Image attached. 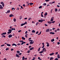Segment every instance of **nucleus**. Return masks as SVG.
I'll use <instances>...</instances> for the list:
<instances>
[{"instance_id":"obj_51","label":"nucleus","mask_w":60,"mask_h":60,"mask_svg":"<svg viewBox=\"0 0 60 60\" xmlns=\"http://www.w3.org/2000/svg\"><path fill=\"white\" fill-rule=\"evenodd\" d=\"M54 17H52L51 18V19H54Z\"/></svg>"},{"instance_id":"obj_18","label":"nucleus","mask_w":60,"mask_h":60,"mask_svg":"<svg viewBox=\"0 0 60 60\" xmlns=\"http://www.w3.org/2000/svg\"><path fill=\"white\" fill-rule=\"evenodd\" d=\"M51 42H53V41H55V40L54 39H53L51 40Z\"/></svg>"},{"instance_id":"obj_53","label":"nucleus","mask_w":60,"mask_h":60,"mask_svg":"<svg viewBox=\"0 0 60 60\" xmlns=\"http://www.w3.org/2000/svg\"><path fill=\"white\" fill-rule=\"evenodd\" d=\"M4 46V45H1V47H3V46Z\"/></svg>"},{"instance_id":"obj_28","label":"nucleus","mask_w":60,"mask_h":60,"mask_svg":"<svg viewBox=\"0 0 60 60\" xmlns=\"http://www.w3.org/2000/svg\"><path fill=\"white\" fill-rule=\"evenodd\" d=\"M55 11L56 12V11H57V10H57L56 8H55Z\"/></svg>"},{"instance_id":"obj_5","label":"nucleus","mask_w":60,"mask_h":60,"mask_svg":"<svg viewBox=\"0 0 60 60\" xmlns=\"http://www.w3.org/2000/svg\"><path fill=\"white\" fill-rule=\"evenodd\" d=\"M12 35L11 34H10L9 35H8V37L9 38H11V37H12Z\"/></svg>"},{"instance_id":"obj_16","label":"nucleus","mask_w":60,"mask_h":60,"mask_svg":"<svg viewBox=\"0 0 60 60\" xmlns=\"http://www.w3.org/2000/svg\"><path fill=\"white\" fill-rule=\"evenodd\" d=\"M54 52H53L52 53H51L50 54V56H52V55H54Z\"/></svg>"},{"instance_id":"obj_24","label":"nucleus","mask_w":60,"mask_h":60,"mask_svg":"<svg viewBox=\"0 0 60 60\" xmlns=\"http://www.w3.org/2000/svg\"><path fill=\"white\" fill-rule=\"evenodd\" d=\"M16 57H19V56L18 55V54H17L16 55Z\"/></svg>"},{"instance_id":"obj_20","label":"nucleus","mask_w":60,"mask_h":60,"mask_svg":"<svg viewBox=\"0 0 60 60\" xmlns=\"http://www.w3.org/2000/svg\"><path fill=\"white\" fill-rule=\"evenodd\" d=\"M22 40H25V39H26V38H25L24 37H22Z\"/></svg>"},{"instance_id":"obj_12","label":"nucleus","mask_w":60,"mask_h":60,"mask_svg":"<svg viewBox=\"0 0 60 60\" xmlns=\"http://www.w3.org/2000/svg\"><path fill=\"white\" fill-rule=\"evenodd\" d=\"M57 57L59 59L60 58V56L59 55V54H58L57 55Z\"/></svg>"},{"instance_id":"obj_37","label":"nucleus","mask_w":60,"mask_h":60,"mask_svg":"<svg viewBox=\"0 0 60 60\" xmlns=\"http://www.w3.org/2000/svg\"><path fill=\"white\" fill-rule=\"evenodd\" d=\"M53 20H54L53 19H51L50 20V21L52 22V21H53Z\"/></svg>"},{"instance_id":"obj_14","label":"nucleus","mask_w":60,"mask_h":60,"mask_svg":"<svg viewBox=\"0 0 60 60\" xmlns=\"http://www.w3.org/2000/svg\"><path fill=\"white\" fill-rule=\"evenodd\" d=\"M1 35L2 36V38H3V37H4V38H5L6 37L4 35Z\"/></svg>"},{"instance_id":"obj_42","label":"nucleus","mask_w":60,"mask_h":60,"mask_svg":"<svg viewBox=\"0 0 60 60\" xmlns=\"http://www.w3.org/2000/svg\"><path fill=\"white\" fill-rule=\"evenodd\" d=\"M11 32H10V31H9L8 32L7 34H11Z\"/></svg>"},{"instance_id":"obj_9","label":"nucleus","mask_w":60,"mask_h":60,"mask_svg":"<svg viewBox=\"0 0 60 60\" xmlns=\"http://www.w3.org/2000/svg\"><path fill=\"white\" fill-rule=\"evenodd\" d=\"M10 17H14V15H12V14H11L9 15Z\"/></svg>"},{"instance_id":"obj_48","label":"nucleus","mask_w":60,"mask_h":60,"mask_svg":"<svg viewBox=\"0 0 60 60\" xmlns=\"http://www.w3.org/2000/svg\"><path fill=\"white\" fill-rule=\"evenodd\" d=\"M57 43L58 45H59L60 44V42H57Z\"/></svg>"},{"instance_id":"obj_13","label":"nucleus","mask_w":60,"mask_h":60,"mask_svg":"<svg viewBox=\"0 0 60 60\" xmlns=\"http://www.w3.org/2000/svg\"><path fill=\"white\" fill-rule=\"evenodd\" d=\"M50 34H55V33L51 32L50 33Z\"/></svg>"},{"instance_id":"obj_22","label":"nucleus","mask_w":60,"mask_h":60,"mask_svg":"<svg viewBox=\"0 0 60 60\" xmlns=\"http://www.w3.org/2000/svg\"><path fill=\"white\" fill-rule=\"evenodd\" d=\"M52 59H54V58L53 57H51L50 58V60H52Z\"/></svg>"},{"instance_id":"obj_38","label":"nucleus","mask_w":60,"mask_h":60,"mask_svg":"<svg viewBox=\"0 0 60 60\" xmlns=\"http://www.w3.org/2000/svg\"><path fill=\"white\" fill-rule=\"evenodd\" d=\"M33 41V40H29V41Z\"/></svg>"},{"instance_id":"obj_62","label":"nucleus","mask_w":60,"mask_h":60,"mask_svg":"<svg viewBox=\"0 0 60 60\" xmlns=\"http://www.w3.org/2000/svg\"><path fill=\"white\" fill-rule=\"evenodd\" d=\"M41 16L42 17H43V15H41Z\"/></svg>"},{"instance_id":"obj_10","label":"nucleus","mask_w":60,"mask_h":60,"mask_svg":"<svg viewBox=\"0 0 60 60\" xmlns=\"http://www.w3.org/2000/svg\"><path fill=\"white\" fill-rule=\"evenodd\" d=\"M8 46H9V47H11V44H6Z\"/></svg>"},{"instance_id":"obj_29","label":"nucleus","mask_w":60,"mask_h":60,"mask_svg":"<svg viewBox=\"0 0 60 60\" xmlns=\"http://www.w3.org/2000/svg\"><path fill=\"white\" fill-rule=\"evenodd\" d=\"M27 35L28 36V34H26L25 35V37H26V38H27Z\"/></svg>"},{"instance_id":"obj_17","label":"nucleus","mask_w":60,"mask_h":60,"mask_svg":"<svg viewBox=\"0 0 60 60\" xmlns=\"http://www.w3.org/2000/svg\"><path fill=\"white\" fill-rule=\"evenodd\" d=\"M12 46H15V47H16L17 45L15 44H13L12 45Z\"/></svg>"},{"instance_id":"obj_30","label":"nucleus","mask_w":60,"mask_h":60,"mask_svg":"<svg viewBox=\"0 0 60 60\" xmlns=\"http://www.w3.org/2000/svg\"><path fill=\"white\" fill-rule=\"evenodd\" d=\"M48 15V14L47 13V12H46L45 13V14H44V15L45 16H47V15Z\"/></svg>"},{"instance_id":"obj_3","label":"nucleus","mask_w":60,"mask_h":60,"mask_svg":"<svg viewBox=\"0 0 60 60\" xmlns=\"http://www.w3.org/2000/svg\"><path fill=\"white\" fill-rule=\"evenodd\" d=\"M49 30H50L49 29H46L45 30L46 32H49Z\"/></svg>"},{"instance_id":"obj_45","label":"nucleus","mask_w":60,"mask_h":60,"mask_svg":"<svg viewBox=\"0 0 60 60\" xmlns=\"http://www.w3.org/2000/svg\"><path fill=\"white\" fill-rule=\"evenodd\" d=\"M55 60H58V59L57 58H56L55 59Z\"/></svg>"},{"instance_id":"obj_1","label":"nucleus","mask_w":60,"mask_h":60,"mask_svg":"<svg viewBox=\"0 0 60 60\" xmlns=\"http://www.w3.org/2000/svg\"><path fill=\"white\" fill-rule=\"evenodd\" d=\"M46 52V49L45 48H44L42 49V51L39 52V53H43V52Z\"/></svg>"},{"instance_id":"obj_31","label":"nucleus","mask_w":60,"mask_h":60,"mask_svg":"<svg viewBox=\"0 0 60 60\" xmlns=\"http://www.w3.org/2000/svg\"><path fill=\"white\" fill-rule=\"evenodd\" d=\"M41 48V47L39 48L38 49V52L40 51V49Z\"/></svg>"},{"instance_id":"obj_57","label":"nucleus","mask_w":60,"mask_h":60,"mask_svg":"<svg viewBox=\"0 0 60 60\" xmlns=\"http://www.w3.org/2000/svg\"><path fill=\"white\" fill-rule=\"evenodd\" d=\"M42 49H43L44 48V45H43V46L42 47Z\"/></svg>"},{"instance_id":"obj_64","label":"nucleus","mask_w":60,"mask_h":60,"mask_svg":"<svg viewBox=\"0 0 60 60\" xmlns=\"http://www.w3.org/2000/svg\"><path fill=\"white\" fill-rule=\"evenodd\" d=\"M21 45V44H20L19 43V44H17V45Z\"/></svg>"},{"instance_id":"obj_27","label":"nucleus","mask_w":60,"mask_h":60,"mask_svg":"<svg viewBox=\"0 0 60 60\" xmlns=\"http://www.w3.org/2000/svg\"><path fill=\"white\" fill-rule=\"evenodd\" d=\"M19 19H22V16L21 15L20 17H19Z\"/></svg>"},{"instance_id":"obj_7","label":"nucleus","mask_w":60,"mask_h":60,"mask_svg":"<svg viewBox=\"0 0 60 60\" xmlns=\"http://www.w3.org/2000/svg\"><path fill=\"white\" fill-rule=\"evenodd\" d=\"M10 12V10H8L7 11V12H6V13L7 14V13H9Z\"/></svg>"},{"instance_id":"obj_60","label":"nucleus","mask_w":60,"mask_h":60,"mask_svg":"<svg viewBox=\"0 0 60 60\" xmlns=\"http://www.w3.org/2000/svg\"><path fill=\"white\" fill-rule=\"evenodd\" d=\"M58 54V52H56V53H55V54L56 55H57V54Z\"/></svg>"},{"instance_id":"obj_33","label":"nucleus","mask_w":60,"mask_h":60,"mask_svg":"<svg viewBox=\"0 0 60 60\" xmlns=\"http://www.w3.org/2000/svg\"><path fill=\"white\" fill-rule=\"evenodd\" d=\"M16 52L17 53H20V51H16Z\"/></svg>"},{"instance_id":"obj_43","label":"nucleus","mask_w":60,"mask_h":60,"mask_svg":"<svg viewBox=\"0 0 60 60\" xmlns=\"http://www.w3.org/2000/svg\"><path fill=\"white\" fill-rule=\"evenodd\" d=\"M46 46L47 47H49V44H47Z\"/></svg>"},{"instance_id":"obj_8","label":"nucleus","mask_w":60,"mask_h":60,"mask_svg":"<svg viewBox=\"0 0 60 60\" xmlns=\"http://www.w3.org/2000/svg\"><path fill=\"white\" fill-rule=\"evenodd\" d=\"M34 41H32L31 42H30V44L31 45V44H34Z\"/></svg>"},{"instance_id":"obj_21","label":"nucleus","mask_w":60,"mask_h":60,"mask_svg":"<svg viewBox=\"0 0 60 60\" xmlns=\"http://www.w3.org/2000/svg\"><path fill=\"white\" fill-rule=\"evenodd\" d=\"M8 31L9 32H11H11H12V30H11V29H9L8 30Z\"/></svg>"},{"instance_id":"obj_35","label":"nucleus","mask_w":60,"mask_h":60,"mask_svg":"<svg viewBox=\"0 0 60 60\" xmlns=\"http://www.w3.org/2000/svg\"><path fill=\"white\" fill-rule=\"evenodd\" d=\"M30 50H29L27 51V53H30Z\"/></svg>"},{"instance_id":"obj_44","label":"nucleus","mask_w":60,"mask_h":60,"mask_svg":"<svg viewBox=\"0 0 60 60\" xmlns=\"http://www.w3.org/2000/svg\"><path fill=\"white\" fill-rule=\"evenodd\" d=\"M39 22H37V23H36V26H37V25H38V24H39Z\"/></svg>"},{"instance_id":"obj_6","label":"nucleus","mask_w":60,"mask_h":60,"mask_svg":"<svg viewBox=\"0 0 60 60\" xmlns=\"http://www.w3.org/2000/svg\"><path fill=\"white\" fill-rule=\"evenodd\" d=\"M6 34V32H5V33H3L2 34H1V35H5V34Z\"/></svg>"},{"instance_id":"obj_59","label":"nucleus","mask_w":60,"mask_h":60,"mask_svg":"<svg viewBox=\"0 0 60 60\" xmlns=\"http://www.w3.org/2000/svg\"><path fill=\"white\" fill-rule=\"evenodd\" d=\"M45 26H48V25L47 24H45Z\"/></svg>"},{"instance_id":"obj_46","label":"nucleus","mask_w":60,"mask_h":60,"mask_svg":"<svg viewBox=\"0 0 60 60\" xmlns=\"http://www.w3.org/2000/svg\"><path fill=\"white\" fill-rule=\"evenodd\" d=\"M19 8H17L16 10H19Z\"/></svg>"},{"instance_id":"obj_54","label":"nucleus","mask_w":60,"mask_h":60,"mask_svg":"<svg viewBox=\"0 0 60 60\" xmlns=\"http://www.w3.org/2000/svg\"><path fill=\"white\" fill-rule=\"evenodd\" d=\"M39 33V32L38 31H37V32H36V34H38V33Z\"/></svg>"},{"instance_id":"obj_25","label":"nucleus","mask_w":60,"mask_h":60,"mask_svg":"<svg viewBox=\"0 0 60 60\" xmlns=\"http://www.w3.org/2000/svg\"><path fill=\"white\" fill-rule=\"evenodd\" d=\"M35 30H32V33H35Z\"/></svg>"},{"instance_id":"obj_32","label":"nucleus","mask_w":60,"mask_h":60,"mask_svg":"<svg viewBox=\"0 0 60 60\" xmlns=\"http://www.w3.org/2000/svg\"><path fill=\"white\" fill-rule=\"evenodd\" d=\"M30 5H33V4H34V3H30Z\"/></svg>"},{"instance_id":"obj_61","label":"nucleus","mask_w":60,"mask_h":60,"mask_svg":"<svg viewBox=\"0 0 60 60\" xmlns=\"http://www.w3.org/2000/svg\"><path fill=\"white\" fill-rule=\"evenodd\" d=\"M40 56H42V54L41 53L40 54Z\"/></svg>"},{"instance_id":"obj_49","label":"nucleus","mask_w":60,"mask_h":60,"mask_svg":"<svg viewBox=\"0 0 60 60\" xmlns=\"http://www.w3.org/2000/svg\"><path fill=\"white\" fill-rule=\"evenodd\" d=\"M55 22V21H53L52 22V23H54Z\"/></svg>"},{"instance_id":"obj_2","label":"nucleus","mask_w":60,"mask_h":60,"mask_svg":"<svg viewBox=\"0 0 60 60\" xmlns=\"http://www.w3.org/2000/svg\"><path fill=\"white\" fill-rule=\"evenodd\" d=\"M0 4H1L2 5V6L3 7H4V3L3 2H1L0 3Z\"/></svg>"},{"instance_id":"obj_52","label":"nucleus","mask_w":60,"mask_h":60,"mask_svg":"<svg viewBox=\"0 0 60 60\" xmlns=\"http://www.w3.org/2000/svg\"><path fill=\"white\" fill-rule=\"evenodd\" d=\"M38 59H39V60H40V59H41V58H40V57H38Z\"/></svg>"},{"instance_id":"obj_55","label":"nucleus","mask_w":60,"mask_h":60,"mask_svg":"<svg viewBox=\"0 0 60 60\" xmlns=\"http://www.w3.org/2000/svg\"><path fill=\"white\" fill-rule=\"evenodd\" d=\"M22 5L23 7H25V6H25V4H23Z\"/></svg>"},{"instance_id":"obj_50","label":"nucleus","mask_w":60,"mask_h":60,"mask_svg":"<svg viewBox=\"0 0 60 60\" xmlns=\"http://www.w3.org/2000/svg\"><path fill=\"white\" fill-rule=\"evenodd\" d=\"M57 31H60V29L59 28L57 29Z\"/></svg>"},{"instance_id":"obj_40","label":"nucleus","mask_w":60,"mask_h":60,"mask_svg":"<svg viewBox=\"0 0 60 60\" xmlns=\"http://www.w3.org/2000/svg\"><path fill=\"white\" fill-rule=\"evenodd\" d=\"M9 48H6V50H9Z\"/></svg>"},{"instance_id":"obj_36","label":"nucleus","mask_w":60,"mask_h":60,"mask_svg":"<svg viewBox=\"0 0 60 60\" xmlns=\"http://www.w3.org/2000/svg\"><path fill=\"white\" fill-rule=\"evenodd\" d=\"M24 58H25V57L24 56H23L22 57V60H24Z\"/></svg>"},{"instance_id":"obj_11","label":"nucleus","mask_w":60,"mask_h":60,"mask_svg":"<svg viewBox=\"0 0 60 60\" xmlns=\"http://www.w3.org/2000/svg\"><path fill=\"white\" fill-rule=\"evenodd\" d=\"M3 8V7L2 6V5H0V9H2Z\"/></svg>"},{"instance_id":"obj_39","label":"nucleus","mask_w":60,"mask_h":60,"mask_svg":"<svg viewBox=\"0 0 60 60\" xmlns=\"http://www.w3.org/2000/svg\"><path fill=\"white\" fill-rule=\"evenodd\" d=\"M42 8V7H41V6H40V7H39V9H41V8Z\"/></svg>"},{"instance_id":"obj_23","label":"nucleus","mask_w":60,"mask_h":60,"mask_svg":"<svg viewBox=\"0 0 60 60\" xmlns=\"http://www.w3.org/2000/svg\"><path fill=\"white\" fill-rule=\"evenodd\" d=\"M25 25V24L24 23H22L21 25V26H24V25Z\"/></svg>"},{"instance_id":"obj_41","label":"nucleus","mask_w":60,"mask_h":60,"mask_svg":"<svg viewBox=\"0 0 60 60\" xmlns=\"http://www.w3.org/2000/svg\"><path fill=\"white\" fill-rule=\"evenodd\" d=\"M50 0H45V2H49Z\"/></svg>"},{"instance_id":"obj_47","label":"nucleus","mask_w":60,"mask_h":60,"mask_svg":"<svg viewBox=\"0 0 60 60\" xmlns=\"http://www.w3.org/2000/svg\"><path fill=\"white\" fill-rule=\"evenodd\" d=\"M18 54L19 55H22V53H20Z\"/></svg>"},{"instance_id":"obj_15","label":"nucleus","mask_w":60,"mask_h":60,"mask_svg":"<svg viewBox=\"0 0 60 60\" xmlns=\"http://www.w3.org/2000/svg\"><path fill=\"white\" fill-rule=\"evenodd\" d=\"M34 49V47H32L30 49H29L30 50H32V49Z\"/></svg>"},{"instance_id":"obj_34","label":"nucleus","mask_w":60,"mask_h":60,"mask_svg":"<svg viewBox=\"0 0 60 60\" xmlns=\"http://www.w3.org/2000/svg\"><path fill=\"white\" fill-rule=\"evenodd\" d=\"M13 20H14V22H16V19H15V18L13 19Z\"/></svg>"},{"instance_id":"obj_19","label":"nucleus","mask_w":60,"mask_h":60,"mask_svg":"<svg viewBox=\"0 0 60 60\" xmlns=\"http://www.w3.org/2000/svg\"><path fill=\"white\" fill-rule=\"evenodd\" d=\"M47 23H49V24H51V23H52V22L50 21H48Z\"/></svg>"},{"instance_id":"obj_4","label":"nucleus","mask_w":60,"mask_h":60,"mask_svg":"<svg viewBox=\"0 0 60 60\" xmlns=\"http://www.w3.org/2000/svg\"><path fill=\"white\" fill-rule=\"evenodd\" d=\"M39 22H41V23H42V19L41 20H39L38 21Z\"/></svg>"},{"instance_id":"obj_26","label":"nucleus","mask_w":60,"mask_h":60,"mask_svg":"<svg viewBox=\"0 0 60 60\" xmlns=\"http://www.w3.org/2000/svg\"><path fill=\"white\" fill-rule=\"evenodd\" d=\"M46 4H46V3H45L43 4V5L44 6H46Z\"/></svg>"},{"instance_id":"obj_58","label":"nucleus","mask_w":60,"mask_h":60,"mask_svg":"<svg viewBox=\"0 0 60 60\" xmlns=\"http://www.w3.org/2000/svg\"><path fill=\"white\" fill-rule=\"evenodd\" d=\"M42 44L44 46V43H42Z\"/></svg>"},{"instance_id":"obj_56","label":"nucleus","mask_w":60,"mask_h":60,"mask_svg":"<svg viewBox=\"0 0 60 60\" xmlns=\"http://www.w3.org/2000/svg\"><path fill=\"white\" fill-rule=\"evenodd\" d=\"M13 50H14V49H11V51H13Z\"/></svg>"},{"instance_id":"obj_63","label":"nucleus","mask_w":60,"mask_h":60,"mask_svg":"<svg viewBox=\"0 0 60 60\" xmlns=\"http://www.w3.org/2000/svg\"><path fill=\"white\" fill-rule=\"evenodd\" d=\"M27 33H28L27 31H26V32L25 33V34H27Z\"/></svg>"}]
</instances>
